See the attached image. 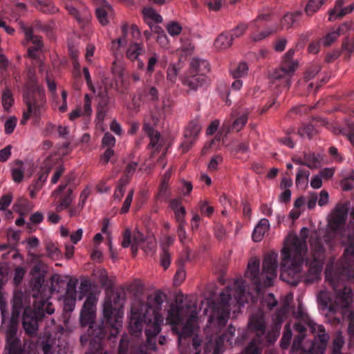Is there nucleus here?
I'll use <instances>...</instances> for the list:
<instances>
[{"instance_id":"obj_64","label":"nucleus","mask_w":354,"mask_h":354,"mask_svg":"<svg viewBox=\"0 0 354 354\" xmlns=\"http://www.w3.org/2000/svg\"><path fill=\"white\" fill-rule=\"evenodd\" d=\"M138 167V162H130L127 164L125 169H124V176L122 178H127L129 180V178L132 176L136 171Z\"/></svg>"},{"instance_id":"obj_8","label":"nucleus","mask_w":354,"mask_h":354,"mask_svg":"<svg viewBox=\"0 0 354 354\" xmlns=\"http://www.w3.org/2000/svg\"><path fill=\"white\" fill-rule=\"evenodd\" d=\"M27 111L24 112L21 124H25L31 116L38 118L44 110L46 95L44 91L34 80L30 81L24 94Z\"/></svg>"},{"instance_id":"obj_39","label":"nucleus","mask_w":354,"mask_h":354,"mask_svg":"<svg viewBox=\"0 0 354 354\" xmlns=\"http://www.w3.org/2000/svg\"><path fill=\"white\" fill-rule=\"evenodd\" d=\"M2 105L6 112H9L12 104L14 103V98L12 93L9 88H6L2 93Z\"/></svg>"},{"instance_id":"obj_9","label":"nucleus","mask_w":354,"mask_h":354,"mask_svg":"<svg viewBox=\"0 0 354 354\" xmlns=\"http://www.w3.org/2000/svg\"><path fill=\"white\" fill-rule=\"evenodd\" d=\"M306 326L315 334V341L308 351L302 349L299 354H324L329 339L324 327L309 321L305 324L301 322L295 323L294 328L298 332V335L306 336Z\"/></svg>"},{"instance_id":"obj_31","label":"nucleus","mask_w":354,"mask_h":354,"mask_svg":"<svg viewBox=\"0 0 354 354\" xmlns=\"http://www.w3.org/2000/svg\"><path fill=\"white\" fill-rule=\"evenodd\" d=\"M144 52L145 48L142 44L133 43L129 46L126 55L129 60L135 61L138 59L139 55L143 54Z\"/></svg>"},{"instance_id":"obj_24","label":"nucleus","mask_w":354,"mask_h":354,"mask_svg":"<svg viewBox=\"0 0 354 354\" xmlns=\"http://www.w3.org/2000/svg\"><path fill=\"white\" fill-rule=\"evenodd\" d=\"M190 73H196L205 76L209 71V64L205 59L193 58L190 62Z\"/></svg>"},{"instance_id":"obj_60","label":"nucleus","mask_w":354,"mask_h":354,"mask_svg":"<svg viewBox=\"0 0 354 354\" xmlns=\"http://www.w3.org/2000/svg\"><path fill=\"white\" fill-rule=\"evenodd\" d=\"M133 194H134L133 189H131L129 192V193L124 200V202L122 206V208L120 209V212L122 214H125L129 210V208H130V206H131V202L133 200Z\"/></svg>"},{"instance_id":"obj_5","label":"nucleus","mask_w":354,"mask_h":354,"mask_svg":"<svg viewBox=\"0 0 354 354\" xmlns=\"http://www.w3.org/2000/svg\"><path fill=\"white\" fill-rule=\"evenodd\" d=\"M278 335L277 329L266 333L265 315L261 311H259L250 315L248 328L239 331L234 344H242L250 339V342L242 354H261L262 348L274 343Z\"/></svg>"},{"instance_id":"obj_28","label":"nucleus","mask_w":354,"mask_h":354,"mask_svg":"<svg viewBox=\"0 0 354 354\" xmlns=\"http://www.w3.org/2000/svg\"><path fill=\"white\" fill-rule=\"evenodd\" d=\"M144 130L148 134L150 138V143L149 145L153 149H156V151H159L161 145L159 144L160 138V134L158 131H155L149 124H145Z\"/></svg>"},{"instance_id":"obj_2","label":"nucleus","mask_w":354,"mask_h":354,"mask_svg":"<svg viewBox=\"0 0 354 354\" xmlns=\"http://www.w3.org/2000/svg\"><path fill=\"white\" fill-rule=\"evenodd\" d=\"M44 282V277L41 274L34 276L30 280V286L32 291V297L35 298L33 308L30 306L25 307L24 306L22 292L15 293L12 299V310L10 318H9L7 304L3 298L0 297V310L1 313L2 325H6V323H8L7 327L10 325L14 312L15 299L17 297L21 302L19 307V315H20L21 310L24 309L22 325L26 333L30 337L37 335L39 323L46 317V315H52L55 312V308L52 302L49 301V297H46L43 294L45 289V288L43 287ZM19 319V316H18L17 319V330H18Z\"/></svg>"},{"instance_id":"obj_59","label":"nucleus","mask_w":354,"mask_h":354,"mask_svg":"<svg viewBox=\"0 0 354 354\" xmlns=\"http://www.w3.org/2000/svg\"><path fill=\"white\" fill-rule=\"evenodd\" d=\"M198 207L202 214L209 217L214 212L212 206H209L207 201H201Z\"/></svg>"},{"instance_id":"obj_14","label":"nucleus","mask_w":354,"mask_h":354,"mask_svg":"<svg viewBox=\"0 0 354 354\" xmlns=\"http://www.w3.org/2000/svg\"><path fill=\"white\" fill-rule=\"evenodd\" d=\"M270 15L268 14L259 15L254 20L248 24L251 31L250 37L252 41L258 42L270 36L272 32L278 30L277 28L267 27L261 30L263 25L261 23L263 20H268Z\"/></svg>"},{"instance_id":"obj_36","label":"nucleus","mask_w":354,"mask_h":354,"mask_svg":"<svg viewBox=\"0 0 354 354\" xmlns=\"http://www.w3.org/2000/svg\"><path fill=\"white\" fill-rule=\"evenodd\" d=\"M343 31L342 27H339L337 30L329 32L322 39V44L324 46H330L341 35Z\"/></svg>"},{"instance_id":"obj_15","label":"nucleus","mask_w":354,"mask_h":354,"mask_svg":"<svg viewBox=\"0 0 354 354\" xmlns=\"http://www.w3.org/2000/svg\"><path fill=\"white\" fill-rule=\"evenodd\" d=\"M21 29L25 35L24 45L27 46L29 43L33 44V46H30L28 48V56L34 59H37L39 57V52L41 51L44 46L42 37L35 35L32 32V28H29L25 25L21 26Z\"/></svg>"},{"instance_id":"obj_23","label":"nucleus","mask_w":354,"mask_h":354,"mask_svg":"<svg viewBox=\"0 0 354 354\" xmlns=\"http://www.w3.org/2000/svg\"><path fill=\"white\" fill-rule=\"evenodd\" d=\"M136 95L140 101L146 100L151 102H157L159 100V93L155 86H147L142 89H138Z\"/></svg>"},{"instance_id":"obj_18","label":"nucleus","mask_w":354,"mask_h":354,"mask_svg":"<svg viewBox=\"0 0 354 354\" xmlns=\"http://www.w3.org/2000/svg\"><path fill=\"white\" fill-rule=\"evenodd\" d=\"M286 64H281L279 68L275 69L271 74V78L273 80H283L284 86L289 88L290 86V79L295 72V70L289 68Z\"/></svg>"},{"instance_id":"obj_63","label":"nucleus","mask_w":354,"mask_h":354,"mask_svg":"<svg viewBox=\"0 0 354 354\" xmlns=\"http://www.w3.org/2000/svg\"><path fill=\"white\" fill-rule=\"evenodd\" d=\"M185 278V271L182 265L178 266V268L174 275V283L176 285L180 284Z\"/></svg>"},{"instance_id":"obj_54","label":"nucleus","mask_w":354,"mask_h":354,"mask_svg":"<svg viewBox=\"0 0 354 354\" xmlns=\"http://www.w3.org/2000/svg\"><path fill=\"white\" fill-rule=\"evenodd\" d=\"M249 28L248 24H239L236 27L231 30L229 33L231 34L233 40L243 35L246 29Z\"/></svg>"},{"instance_id":"obj_49","label":"nucleus","mask_w":354,"mask_h":354,"mask_svg":"<svg viewBox=\"0 0 354 354\" xmlns=\"http://www.w3.org/2000/svg\"><path fill=\"white\" fill-rule=\"evenodd\" d=\"M292 339V331L288 325L286 326L283 334L280 341V346L283 349L288 348Z\"/></svg>"},{"instance_id":"obj_35","label":"nucleus","mask_w":354,"mask_h":354,"mask_svg":"<svg viewBox=\"0 0 354 354\" xmlns=\"http://www.w3.org/2000/svg\"><path fill=\"white\" fill-rule=\"evenodd\" d=\"M15 167L12 169V180L17 183H19L23 180L24 178V163L20 160H16L15 161Z\"/></svg>"},{"instance_id":"obj_33","label":"nucleus","mask_w":354,"mask_h":354,"mask_svg":"<svg viewBox=\"0 0 354 354\" xmlns=\"http://www.w3.org/2000/svg\"><path fill=\"white\" fill-rule=\"evenodd\" d=\"M109 88H117V84L111 82L109 85L105 84L104 91L99 94L100 101L98 102L97 108L109 109V96L108 95V90Z\"/></svg>"},{"instance_id":"obj_10","label":"nucleus","mask_w":354,"mask_h":354,"mask_svg":"<svg viewBox=\"0 0 354 354\" xmlns=\"http://www.w3.org/2000/svg\"><path fill=\"white\" fill-rule=\"evenodd\" d=\"M312 261L306 259L308 266V273L305 278L307 283H311L319 279L325 259L326 250L323 245L322 240L319 238L310 240ZM306 259L304 258V261Z\"/></svg>"},{"instance_id":"obj_25","label":"nucleus","mask_w":354,"mask_h":354,"mask_svg":"<svg viewBox=\"0 0 354 354\" xmlns=\"http://www.w3.org/2000/svg\"><path fill=\"white\" fill-rule=\"evenodd\" d=\"M269 228V221L267 218L260 220L257 225L255 227L252 233V240L254 242H259L262 240L265 233Z\"/></svg>"},{"instance_id":"obj_30","label":"nucleus","mask_w":354,"mask_h":354,"mask_svg":"<svg viewBox=\"0 0 354 354\" xmlns=\"http://www.w3.org/2000/svg\"><path fill=\"white\" fill-rule=\"evenodd\" d=\"M65 8L80 24L84 25L87 22V13L86 10H84V12L81 13L75 6L69 3H66Z\"/></svg>"},{"instance_id":"obj_44","label":"nucleus","mask_w":354,"mask_h":354,"mask_svg":"<svg viewBox=\"0 0 354 354\" xmlns=\"http://www.w3.org/2000/svg\"><path fill=\"white\" fill-rule=\"evenodd\" d=\"M129 183L127 178H121L115 189L113 196L115 199L120 200L125 192V187Z\"/></svg>"},{"instance_id":"obj_4","label":"nucleus","mask_w":354,"mask_h":354,"mask_svg":"<svg viewBox=\"0 0 354 354\" xmlns=\"http://www.w3.org/2000/svg\"><path fill=\"white\" fill-rule=\"evenodd\" d=\"M197 304L195 301H183V296L178 297L176 304H172L168 310L167 322L172 326V330L177 334L179 344L191 343L194 354L201 353V341L194 334V322L197 319Z\"/></svg>"},{"instance_id":"obj_61","label":"nucleus","mask_w":354,"mask_h":354,"mask_svg":"<svg viewBox=\"0 0 354 354\" xmlns=\"http://www.w3.org/2000/svg\"><path fill=\"white\" fill-rule=\"evenodd\" d=\"M167 30L171 36L178 35L182 30V27L177 22L172 21L167 26Z\"/></svg>"},{"instance_id":"obj_41","label":"nucleus","mask_w":354,"mask_h":354,"mask_svg":"<svg viewBox=\"0 0 354 354\" xmlns=\"http://www.w3.org/2000/svg\"><path fill=\"white\" fill-rule=\"evenodd\" d=\"M326 1L327 0H309L305 8L306 14L309 16L313 15L326 2Z\"/></svg>"},{"instance_id":"obj_11","label":"nucleus","mask_w":354,"mask_h":354,"mask_svg":"<svg viewBox=\"0 0 354 354\" xmlns=\"http://www.w3.org/2000/svg\"><path fill=\"white\" fill-rule=\"evenodd\" d=\"M231 291V288L227 286L220 293L218 299L209 302L212 308V313L209 317L210 323L215 322L218 326H223L227 323L230 313Z\"/></svg>"},{"instance_id":"obj_48","label":"nucleus","mask_w":354,"mask_h":354,"mask_svg":"<svg viewBox=\"0 0 354 354\" xmlns=\"http://www.w3.org/2000/svg\"><path fill=\"white\" fill-rule=\"evenodd\" d=\"M298 133L301 137L311 138L316 133V130L313 124H306L299 129Z\"/></svg>"},{"instance_id":"obj_21","label":"nucleus","mask_w":354,"mask_h":354,"mask_svg":"<svg viewBox=\"0 0 354 354\" xmlns=\"http://www.w3.org/2000/svg\"><path fill=\"white\" fill-rule=\"evenodd\" d=\"M246 285L243 279H237L234 281V297L236 302L239 307L243 306L245 303H248V293L245 291Z\"/></svg>"},{"instance_id":"obj_12","label":"nucleus","mask_w":354,"mask_h":354,"mask_svg":"<svg viewBox=\"0 0 354 354\" xmlns=\"http://www.w3.org/2000/svg\"><path fill=\"white\" fill-rule=\"evenodd\" d=\"M122 246L124 248L131 246L133 257L137 255L138 248H140L147 254L153 253L156 247V241L154 238H146L139 231L134 232L133 235L129 229H126L122 234Z\"/></svg>"},{"instance_id":"obj_51","label":"nucleus","mask_w":354,"mask_h":354,"mask_svg":"<svg viewBox=\"0 0 354 354\" xmlns=\"http://www.w3.org/2000/svg\"><path fill=\"white\" fill-rule=\"evenodd\" d=\"M294 55H295V50L292 48L290 49L284 55L281 64H286L287 65L290 66V67H289V68H291V69H293L295 71V69L297 67V62L292 59Z\"/></svg>"},{"instance_id":"obj_42","label":"nucleus","mask_w":354,"mask_h":354,"mask_svg":"<svg viewBox=\"0 0 354 354\" xmlns=\"http://www.w3.org/2000/svg\"><path fill=\"white\" fill-rule=\"evenodd\" d=\"M304 160L305 166L311 169L317 168L319 162L318 157L314 153H304Z\"/></svg>"},{"instance_id":"obj_57","label":"nucleus","mask_w":354,"mask_h":354,"mask_svg":"<svg viewBox=\"0 0 354 354\" xmlns=\"http://www.w3.org/2000/svg\"><path fill=\"white\" fill-rule=\"evenodd\" d=\"M17 119L15 117H10L8 118L4 124L5 133L8 135L11 134L17 125Z\"/></svg>"},{"instance_id":"obj_22","label":"nucleus","mask_w":354,"mask_h":354,"mask_svg":"<svg viewBox=\"0 0 354 354\" xmlns=\"http://www.w3.org/2000/svg\"><path fill=\"white\" fill-rule=\"evenodd\" d=\"M96 17L102 26L109 24V19L113 15V10L110 4L106 1H102L100 6L96 8Z\"/></svg>"},{"instance_id":"obj_3","label":"nucleus","mask_w":354,"mask_h":354,"mask_svg":"<svg viewBox=\"0 0 354 354\" xmlns=\"http://www.w3.org/2000/svg\"><path fill=\"white\" fill-rule=\"evenodd\" d=\"M165 295L156 291L146 301L135 300L131 306L129 328L131 335L138 337L145 326L147 347L156 350L157 335L161 330L164 317L160 313Z\"/></svg>"},{"instance_id":"obj_45","label":"nucleus","mask_w":354,"mask_h":354,"mask_svg":"<svg viewBox=\"0 0 354 354\" xmlns=\"http://www.w3.org/2000/svg\"><path fill=\"white\" fill-rule=\"evenodd\" d=\"M248 71L247 64L241 62L234 69L231 70V74L234 79L241 78L247 75Z\"/></svg>"},{"instance_id":"obj_56","label":"nucleus","mask_w":354,"mask_h":354,"mask_svg":"<svg viewBox=\"0 0 354 354\" xmlns=\"http://www.w3.org/2000/svg\"><path fill=\"white\" fill-rule=\"evenodd\" d=\"M321 70V66L318 64H311L308 68L307 69L305 78L307 80H310L313 79Z\"/></svg>"},{"instance_id":"obj_13","label":"nucleus","mask_w":354,"mask_h":354,"mask_svg":"<svg viewBox=\"0 0 354 354\" xmlns=\"http://www.w3.org/2000/svg\"><path fill=\"white\" fill-rule=\"evenodd\" d=\"M21 302L19 297H16L14 304V312L10 325L6 330L5 349L8 354H26L21 345V339L17 335V319L19 316V307Z\"/></svg>"},{"instance_id":"obj_47","label":"nucleus","mask_w":354,"mask_h":354,"mask_svg":"<svg viewBox=\"0 0 354 354\" xmlns=\"http://www.w3.org/2000/svg\"><path fill=\"white\" fill-rule=\"evenodd\" d=\"M278 302L272 293H268L261 300V304L263 307L266 306L268 310H271L277 305Z\"/></svg>"},{"instance_id":"obj_1","label":"nucleus","mask_w":354,"mask_h":354,"mask_svg":"<svg viewBox=\"0 0 354 354\" xmlns=\"http://www.w3.org/2000/svg\"><path fill=\"white\" fill-rule=\"evenodd\" d=\"M95 297L91 295L85 300L80 313V322L88 326L87 334L80 337L82 346L89 342V349L86 354H108L102 348L105 338H115L122 328L123 311L121 309L122 301H105L103 305V317L100 323L93 322L95 315Z\"/></svg>"},{"instance_id":"obj_27","label":"nucleus","mask_w":354,"mask_h":354,"mask_svg":"<svg viewBox=\"0 0 354 354\" xmlns=\"http://www.w3.org/2000/svg\"><path fill=\"white\" fill-rule=\"evenodd\" d=\"M301 15V12L299 11L286 14L281 19L279 28H277L278 30L290 28L297 21Z\"/></svg>"},{"instance_id":"obj_37","label":"nucleus","mask_w":354,"mask_h":354,"mask_svg":"<svg viewBox=\"0 0 354 354\" xmlns=\"http://www.w3.org/2000/svg\"><path fill=\"white\" fill-rule=\"evenodd\" d=\"M310 171L308 169L299 168L296 176L295 183L298 187H302L307 185Z\"/></svg>"},{"instance_id":"obj_34","label":"nucleus","mask_w":354,"mask_h":354,"mask_svg":"<svg viewBox=\"0 0 354 354\" xmlns=\"http://www.w3.org/2000/svg\"><path fill=\"white\" fill-rule=\"evenodd\" d=\"M33 4L44 13H54L57 10L50 0H35Z\"/></svg>"},{"instance_id":"obj_40","label":"nucleus","mask_w":354,"mask_h":354,"mask_svg":"<svg viewBox=\"0 0 354 354\" xmlns=\"http://www.w3.org/2000/svg\"><path fill=\"white\" fill-rule=\"evenodd\" d=\"M174 102L169 98H164L162 101L161 109L159 112L160 118H165L172 113Z\"/></svg>"},{"instance_id":"obj_32","label":"nucleus","mask_w":354,"mask_h":354,"mask_svg":"<svg viewBox=\"0 0 354 354\" xmlns=\"http://www.w3.org/2000/svg\"><path fill=\"white\" fill-rule=\"evenodd\" d=\"M233 42V38L229 32H223L218 36L214 42L216 48L225 49L230 47Z\"/></svg>"},{"instance_id":"obj_55","label":"nucleus","mask_w":354,"mask_h":354,"mask_svg":"<svg viewBox=\"0 0 354 354\" xmlns=\"http://www.w3.org/2000/svg\"><path fill=\"white\" fill-rule=\"evenodd\" d=\"M77 281L75 280L70 279L68 282L67 283L66 286V295L65 297H76L77 291H76V287H77Z\"/></svg>"},{"instance_id":"obj_62","label":"nucleus","mask_w":354,"mask_h":354,"mask_svg":"<svg viewBox=\"0 0 354 354\" xmlns=\"http://www.w3.org/2000/svg\"><path fill=\"white\" fill-rule=\"evenodd\" d=\"M115 144V137L110 133L109 132H106L104 133L102 140V145L103 147H108V148H111Z\"/></svg>"},{"instance_id":"obj_52","label":"nucleus","mask_w":354,"mask_h":354,"mask_svg":"<svg viewBox=\"0 0 354 354\" xmlns=\"http://www.w3.org/2000/svg\"><path fill=\"white\" fill-rule=\"evenodd\" d=\"M160 64L163 66L164 64L161 60H159V57L156 53H153L149 58L148 64L147 66V71L148 73L151 74L155 69L156 64Z\"/></svg>"},{"instance_id":"obj_20","label":"nucleus","mask_w":354,"mask_h":354,"mask_svg":"<svg viewBox=\"0 0 354 354\" xmlns=\"http://www.w3.org/2000/svg\"><path fill=\"white\" fill-rule=\"evenodd\" d=\"M67 185V183L60 185L55 191H53L52 196L55 198L59 197V202L69 207L73 201L74 196L73 195V189L71 187L68 188L64 192Z\"/></svg>"},{"instance_id":"obj_43","label":"nucleus","mask_w":354,"mask_h":354,"mask_svg":"<svg viewBox=\"0 0 354 354\" xmlns=\"http://www.w3.org/2000/svg\"><path fill=\"white\" fill-rule=\"evenodd\" d=\"M171 254L169 252L168 246L163 245L162 248V252L160 254V265L165 269L167 270L171 264Z\"/></svg>"},{"instance_id":"obj_29","label":"nucleus","mask_w":354,"mask_h":354,"mask_svg":"<svg viewBox=\"0 0 354 354\" xmlns=\"http://www.w3.org/2000/svg\"><path fill=\"white\" fill-rule=\"evenodd\" d=\"M144 20L149 25L161 23L162 17L151 8H145L142 11Z\"/></svg>"},{"instance_id":"obj_6","label":"nucleus","mask_w":354,"mask_h":354,"mask_svg":"<svg viewBox=\"0 0 354 354\" xmlns=\"http://www.w3.org/2000/svg\"><path fill=\"white\" fill-rule=\"evenodd\" d=\"M277 254L274 252L267 254L263 261L262 272H259L260 261L252 259L248 262L245 276L255 285V290L259 292L263 287L271 286L277 277Z\"/></svg>"},{"instance_id":"obj_38","label":"nucleus","mask_w":354,"mask_h":354,"mask_svg":"<svg viewBox=\"0 0 354 354\" xmlns=\"http://www.w3.org/2000/svg\"><path fill=\"white\" fill-rule=\"evenodd\" d=\"M344 0H337L335 2V6L333 10L329 12V21H335L337 19H340V15L342 12H344Z\"/></svg>"},{"instance_id":"obj_7","label":"nucleus","mask_w":354,"mask_h":354,"mask_svg":"<svg viewBox=\"0 0 354 354\" xmlns=\"http://www.w3.org/2000/svg\"><path fill=\"white\" fill-rule=\"evenodd\" d=\"M308 229L303 227L301 230L300 238H292L289 245L281 250V266L293 273H299L304 262V257L307 253Z\"/></svg>"},{"instance_id":"obj_17","label":"nucleus","mask_w":354,"mask_h":354,"mask_svg":"<svg viewBox=\"0 0 354 354\" xmlns=\"http://www.w3.org/2000/svg\"><path fill=\"white\" fill-rule=\"evenodd\" d=\"M235 332V327L232 325H230L223 334L216 339L212 354H222L223 344L225 342H226L230 346H232Z\"/></svg>"},{"instance_id":"obj_19","label":"nucleus","mask_w":354,"mask_h":354,"mask_svg":"<svg viewBox=\"0 0 354 354\" xmlns=\"http://www.w3.org/2000/svg\"><path fill=\"white\" fill-rule=\"evenodd\" d=\"M207 83V79L205 76L190 73V72L183 80V84L187 86L191 91H196Z\"/></svg>"},{"instance_id":"obj_16","label":"nucleus","mask_w":354,"mask_h":354,"mask_svg":"<svg viewBox=\"0 0 354 354\" xmlns=\"http://www.w3.org/2000/svg\"><path fill=\"white\" fill-rule=\"evenodd\" d=\"M201 130L198 119L191 120L184 131V140L180 144L183 152H187L195 143Z\"/></svg>"},{"instance_id":"obj_50","label":"nucleus","mask_w":354,"mask_h":354,"mask_svg":"<svg viewBox=\"0 0 354 354\" xmlns=\"http://www.w3.org/2000/svg\"><path fill=\"white\" fill-rule=\"evenodd\" d=\"M294 55H295V50L292 48L290 49L284 55L281 64H286L287 65L290 66V67H289V68H291V69H293L295 71V69L297 67V62L292 59Z\"/></svg>"},{"instance_id":"obj_58","label":"nucleus","mask_w":354,"mask_h":354,"mask_svg":"<svg viewBox=\"0 0 354 354\" xmlns=\"http://www.w3.org/2000/svg\"><path fill=\"white\" fill-rule=\"evenodd\" d=\"M45 248L47 251L48 257H50L51 259H55L59 256V251L58 250V249L53 243H46Z\"/></svg>"},{"instance_id":"obj_53","label":"nucleus","mask_w":354,"mask_h":354,"mask_svg":"<svg viewBox=\"0 0 354 354\" xmlns=\"http://www.w3.org/2000/svg\"><path fill=\"white\" fill-rule=\"evenodd\" d=\"M248 119V113L241 114L233 122L232 128L236 131H239L245 125Z\"/></svg>"},{"instance_id":"obj_46","label":"nucleus","mask_w":354,"mask_h":354,"mask_svg":"<svg viewBox=\"0 0 354 354\" xmlns=\"http://www.w3.org/2000/svg\"><path fill=\"white\" fill-rule=\"evenodd\" d=\"M129 339L127 337H122L118 346V354H129ZM136 354H147L143 350H138Z\"/></svg>"},{"instance_id":"obj_26","label":"nucleus","mask_w":354,"mask_h":354,"mask_svg":"<svg viewBox=\"0 0 354 354\" xmlns=\"http://www.w3.org/2000/svg\"><path fill=\"white\" fill-rule=\"evenodd\" d=\"M129 32V26L124 24L121 27V35L116 39L113 40L110 46L112 51L116 52L118 49L127 44V37Z\"/></svg>"}]
</instances>
